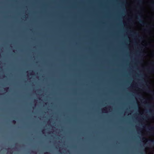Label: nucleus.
Segmentation results:
<instances>
[{
    "label": "nucleus",
    "instance_id": "1",
    "mask_svg": "<svg viewBox=\"0 0 154 154\" xmlns=\"http://www.w3.org/2000/svg\"><path fill=\"white\" fill-rule=\"evenodd\" d=\"M112 110V108L110 106H107L102 109V111L103 113H108L111 112Z\"/></svg>",
    "mask_w": 154,
    "mask_h": 154
},
{
    "label": "nucleus",
    "instance_id": "2",
    "mask_svg": "<svg viewBox=\"0 0 154 154\" xmlns=\"http://www.w3.org/2000/svg\"><path fill=\"white\" fill-rule=\"evenodd\" d=\"M136 128L137 131L138 132L140 131L141 133L143 136H144L146 134V130L145 129H143L141 130V128L138 126H136Z\"/></svg>",
    "mask_w": 154,
    "mask_h": 154
},
{
    "label": "nucleus",
    "instance_id": "3",
    "mask_svg": "<svg viewBox=\"0 0 154 154\" xmlns=\"http://www.w3.org/2000/svg\"><path fill=\"white\" fill-rule=\"evenodd\" d=\"M137 85V83L135 82H133L131 85V87L132 89H134L135 91H139L140 90V88H137V89H134L136 87Z\"/></svg>",
    "mask_w": 154,
    "mask_h": 154
},
{
    "label": "nucleus",
    "instance_id": "4",
    "mask_svg": "<svg viewBox=\"0 0 154 154\" xmlns=\"http://www.w3.org/2000/svg\"><path fill=\"white\" fill-rule=\"evenodd\" d=\"M138 106L139 108V112L141 115L143 114L144 112V109L142 107H141L140 104H139V102H138Z\"/></svg>",
    "mask_w": 154,
    "mask_h": 154
},
{
    "label": "nucleus",
    "instance_id": "5",
    "mask_svg": "<svg viewBox=\"0 0 154 154\" xmlns=\"http://www.w3.org/2000/svg\"><path fill=\"white\" fill-rule=\"evenodd\" d=\"M27 73V76L28 78H29V77L30 75L32 76L34 75V72L32 70H29V71H28L26 72Z\"/></svg>",
    "mask_w": 154,
    "mask_h": 154
},
{
    "label": "nucleus",
    "instance_id": "6",
    "mask_svg": "<svg viewBox=\"0 0 154 154\" xmlns=\"http://www.w3.org/2000/svg\"><path fill=\"white\" fill-rule=\"evenodd\" d=\"M142 140L143 142L146 143L148 141V140L147 138H146V137H143L142 139Z\"/></svg>",
    "mask_w": 154,
    "mask_h": 154
},
{
    "label": "nucleus",
    "instance_id": "7",
    "mask_svg": "<svg viewBox=\"0 0 154 154\" xmlns=\"http://www.w3.org/2000/svg\"><path fill=\"white\" fill-rule=\"evenodd\" d=\"M150 148L149 147H146L145 149V151L146 153H147L150 151Z\"/></svg>",
    "mask_w": 154,
    "mask_h": 154
},
{
    "label": "nucleus",
    "instance_id": "8",
    "mask_svg": "<svg viewBox=\"0 0 154 154\" xmlns=\"http://www.w3.org/2000/svg\"><path fill=\"white\" fill-rule=\"evenodd\" d=\"M123 22V23H124V26L125 27H127L128 26V25H127V23L124 20Z\"/></svg>",
    "mask_w": 154,
    "mask_h": 154
},
{
    "label": "nucleus",
    "instance_id": "9",
    "mask_svg": "<svg viewBox=\"0 0 154 154\" xmlns=\"http://www.w3.org/2000/svg\"><path fill=\"white\" fill-rule=\"evenodd\" d=\"M45 130H43L42 131V133L43 134L45 135Z\"/></svg>",
    "mask_w": 154,
    "mask_h": 154
},
{
    "label": "nucleus",
    "instance_id": "10",
    "mask_svg": "<svg viewBox=\"0 0 154 154\" xmlns=\"http://www.w3.org/2000/svg\"><path fill=\"white\" fill-rule=\"evenodd\" d=\"M146 154H153L152 152L151 151H149L147 153H146Z\"/></svg>",
    "mask_w": 154,
    "mask_h": 154
},
{
    "label": "nucleus",
    "instance_id": "11",
    "mask_svg": "<svg viewBox=\"0 0 154 154\" xmlns=\"http://www.w3.org/2000/svg\"><path fill=\"white\" fill-rule=\"evenodd\" d=\"M13 123L14 124H15L16 123V121H15V120H13Z\"/></svg>",
    "mask_w": 154,
    "mask_h": 154
},
{
    "label": "nucleus",
    "instance_id": "12",
    "mask_svg": "<svg viewBox=\"0 0 154 154\" xmlns=\"http://www.w3.org/2000/svg\"><path fill=\"white\" fill-rule=\"evenodd\" d=\"M152 97H150L149 98H148V99L149 100H150L152 99Z\"/></svg>",
    "mask_w": 154,
    "mask_h": 154
},
{
    "label": "nucleus",
    "instance_id": "13",
    "mask_svg": "<svg viewBox=\"0 0 154 154\" xmlns=\"http://www.w3.org/2000/svg\"><path fill=\"white\" fill-rule=\"evenodd\" d=\"M152 120H154V117H153L152 118Z\"/></svg>",
    "mask_w": 154,
    "mask_h": 154
},
{
    "label": "nucleus",
    "instance_id": "14",
    "mask_svg": "<svg viewBox=\"0 0 154 154\" xmlns=\"http://www.w3.org/2000/svg\"><path fill=\"white\" fill-rule=\"evenodd\" d=\"M2 94V93H1V92H0V94Z\"/></svg>",
    "mask_w": 154,
    "mask_h": 154
},
{
    "label": "nucleus",
    "instance_id": "15",
    "mask_svg": "<svg viewBox=\"0 0 154 154\" xmlns=\"http://www.w3.org/2000/svg\"><path fill=\"white\" fill-rule=\"evenodd\" d=\"M144 42H145V41H143V42H143V43H144Z\"/></svg>",
    "mask_w": 154,
    "mask_h": 154
},
{
    "label": "nucleus",
    "instance_id": "16",
    "mask_svg": "<svg viewBox=\"0 0 154 154\" xmlns=\"http://www.w3.org/2000/svg\"><path fill=\"white\" fill-rule=\"evenodd\" d=\"M128 11H130V10H128Z\"/></svg>",
    "mask_w": 154,
    "mask_h": 154
},
{
    "label": "nucleus",
    "instance_id": "17",
    "mask_svg": "<svg viewBox=\"0 0 154 154\" xmlns=\"http://www.w3.org/2000/svg\"><path fill=\"white\" fill-rule=\"evenodd\" d=\"M126 113V112H125V114Z\"/></svg>",
    "mask_w": 154,
    "mask_h": 154
},
{
    "label": "nucleus",
    "instance_id": "18",
    "mask_svg": "<svg viewBox=\"0 0 154 154\" xmlns=\"http://www.w3.org/2000/svg\"><path fill=\"white\" fill-rule=\"evenodd\" d=\"M10 154H12L11 152Z\"/></svg>",
    "mask_w": 154,
    "mask_h": 154
},
{
    "label": "nucleus",
    "instance_id": "19",
    "mask_svg": "<svg viewBox=\"0 0 154 154\" xmlns=\"http://www.w3.org/2000/svg\"><path fill=\"white\" fill-rule=\"evenodd\" d=\"M130 42H131V41L130 40Z\"/></svg>",
    "mask_w": 154,
    "mask_h": 154
},
{
    "label": "nucleus",
    "instance_id": "20",
    "mask_svg": "<svg viewBox=\"0 0 154 154\" xmlns=\"http://www.w3.org/2000/svg\"><path fill=\"white\" fill-rule=\"evenodd\" d=\"M128 114V115H129V114Z\"/></svg>",
    "mask_w": 154,
    "mask_h": 154
}]
</instances>
